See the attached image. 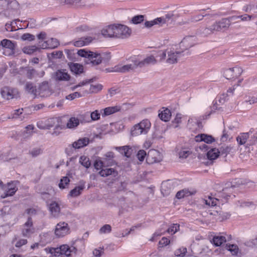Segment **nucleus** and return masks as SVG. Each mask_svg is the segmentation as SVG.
Wrapping results in <instances>:
<instances>
[{
	"instance_id": "56",
	"label": "nucleus",
	"mask_w": 257,
	"mask_h": 257,
	"mask_svg": "<svg viewBox=\"0 0 257 257\" xmlns=\"http://www.w3.org/2000/svg\"><path fill=\"white\" fill-rule=\"evenodd\" d=\"M34 128V126L33 125H29L26 126L24 132V136L27 138L32 135Z\"/></svg>"
},
{
	"instance_id": "61",
	"label": "nucleus",
	"mask_w": 257,
	"mask_h": 257,
	"mask_svg": "<svg viewBox=\"0 0 257 257\" xmlns=\"http://www.w3.org/2000/svg\"><path fill=\"white\" fill-rule=\"evenodd\" d=\"M43 153V150L41 148H34L30 151V154L33 157H36Z\"/></svg>"
},
{
	"instance_id": "27",
	"label": "nucleus",
	"mask_w": 257,
	"mask_h": 257,
	"mask_svg": "<svg viewBox=\"0 0 257 257\" xmlns=\"http://www.w3.org/2000/svg\"><path fill=\"white\" fill-rule=\"evenodd\" d=\"M92 41V38L91 37L81 38L78 41L74 42L73 45L76 47H82L89 44Z\"/></svg>"
},
{
	"instance_id": "18",
	"label": "nucleus",
	"mask_w": 257,
	"mask_h": 257,
	"mask_svg": "<svg viewBox=\"0 0 257 257\" xmlns=\"http://www.w3.org/2000/svg\"><path fill=\"white\" fill-rule=\"evenodd\" d=\"M38 93L41 96H48L51 94V90L48 82H44L42 83L38 90Z\"/></svg>"
},
{
	"instance_id": "26",
	"label": "nucleus",
	"mask_w": 257,
	"mask_h": 257,
	"mask_svg": "<svg viewBox=\"0 0 257 257\" xmlns=\"http://www.w3.org/2000/svg\"><path fill=\"white\" fill-rule=\"evenodd\" d=\"M77 249L73 245L65 244V257H74Z\"/></svg>"
},
{
	"instance_id": "29",
	"label": "nucleus",
	"mask_w": 257,
	"mask_h": 257,
	"mask_svg": "<svg viewBox=\"0 0 257 257\" xmlns=\"http://www.w3.org/2000/svg\"><path fill=\"white\" fill-rule=\"evenodd\" d=\"M71 71L76 74H79L83 72V67L78 63H71L69 64Z\"/></svg>"
},
{
	"instance_id": "59",
	"label": "nucleus",
	"mask_w": 257,
	"mask_h": 257,
	"mask_svg": "<svg viewBox=\"0 0 257 257\" xmlns=\"http://www.w3.org/2000/svg\"><path fill=\"white\" fill-rule=\"evenodd\" d=\"M47 41L51 49L55 48L58 45V42L56 39L51 38Z\"/></svg>"
},
{
	"instance_id": "38",
	"label": "nucleus",
	"mask_w": 257,
	"mask_h": 257,
	"mask_svg": "<svg viewBox=\"0 0 257 257\" xmlns=\"http://www.w3.org/2000/svg\"><path fill=\"white\" fill-rule=\"evenodd\" d=\"M226 248L230 252L232 255H237L239 252V248L236 244H227Z\"/></svg>"
},
{
	"instance_id": "22",
	"label": "nucleus",
	"mask_w": 257,
	"mask_h": 257,
	"mask_svg": "<svg viewBox=\"0 0 257 257\" xmlns=\"http://www.w3.org/2000/svg\"><path fill=\"white\" fill-rule=\"evenodd\" d=\"M195 139L196 142H204L207 144L211 143L214 141V138L211 136L204 134L196 136Z\"/></svg>"
},
{
	"instance_id": "49",
	"label": "nucleus",
	"mask_w": 257,
	"mask_h": 257,
	"mask_svg": "<svg viewBox=\"0 0 257 257\" xmlns=\"http://www.w3.org/2000/svg\"><path fill=\"white\" fill-rule=\"evenodd\" d=\"M170 184L169 182H164L162 184L161 186V191L162 193L164 194V195H167L169 194L170 192L171 187L169 188L168 190H167V188L170 187Z\"/></svg>"
},
{
	"instance_id": "33",
	"label": "nucleus",
	"mask_w": 257,
	"mask_h": 257,
	"mask_svg": "<svg viewBox=\"0 0 257 257\" xmlns=\"http://www.w3.org/2000/svg\"><path fill=\"white\" fill-rule=\"evenodd\" d=\"M159 116L161 120L164 121H168L170 120L171 116V111L169 109L165 108L159 113Z\"/></svg>"
},
{
	"instance_id": "35",
	"label": "nucleus",
	"mask_w": 257,
	"mask_h": 257,
	"mask_svg": "<svg viewBox=\"0 0 257 257\" xmlns=\"http://www.w3.org/2000/svg\"><path fill=\"white\" fill-rule=\"evenodd\" d=\"M84 188V184L81 185L80 186L76 187L75 188L72 189L70 192L68 196H70L71 197H77L79 196L81 191Z\"/></svg>"
},
{
	"instance_id": "7",
	"label": "nucleus",
	"mask_w": 257,
	"mask_h": 257,
	"mask_svg": "<svg viewBox=\"0 0 257 257\" xmlns=\"http://www.w3.org/2000/svg\"><path fill=\"white\" fill-rule=\"evenodd\" d=\"M157 53L154 55L148 56L145 58H142L141 56L137 55V59L139 63V67L143 68L150 65H155L159 62L158 58H157L156 55Z\"/></svg>"
},
{
	"instance_id": "62",
	"label": "nucleus",
	"mask_w": 257,
	"mask_h": 257,
	"mask_svg": "<svg viewBox=\"0 0 257 257\" xmlns=\"http://www.w3.org/2000/svg\"><path fill=\"white\" fill-rule=\"evenodd\" d=\"M90 117L93 121L98 120L100 117V113L99 112L98 110H96L92 112L90 114Z\"/></svg>"
},
{
	"instance_id": "8",
	"label": "nucleus",
	"mask_w": 257,
	"mask_h": 257,
	"mask_svg": "<svg viewBox=\"0 0 257 257\" xmlns=\"http://www.w3.org/2000/svg\"><path fill=\"white\" fill-rule=\"evenodd\" d=\"M115 38H125L129 37L131 30L128 27L123 25H115Z\"/></svg>"
},
{
	"instance_id": "36",
	"label": "nucleus",
	"mask_w": 257,
	"mask_h": 257,
	"mask_svg": "<svg viewBox=\"0 0 257 257\" xmlns=\"http://www.w3.org/2000/svg\"><path fill=\"white\" fill-rule=\"evenodd\" d=\"M234 90V88H230L228 89L227 91V93L223 94L221 96L218 97L215 99V103H217V101H219L220 103H224L226 99V95H231L233 93V91Z\"/></svg>"
},
{
	"instance_id": "54",
	"label": "nucleus",
	"mask_w": 257,
	"mask_h": 257,
	"mask_svg": "<svg viewBox=\"0 0 257 257\" xmlns=\"http://www.w3.org/2000/svg\"><path fill=\"white\" fill-rule=\"evenodd\" d=\"M233 17H236L234 21L236 20L237 19H240L242 21H249L254 17L252 15H249L247 14H244L241 16H233Z\"/></svg>"
},
{
	"instance_id": "30",
	"label": "nucleus",
	"mask_w": 257,
	"mask_h": 257,
	"mask_svg": "<svg viewBox=\"0 0 257 257\" xmlns=\"http://www.w3.org/2000/svg\"><path fill=\"white\" fill-rule=\"evenodd\" d=\"M52 78L57 82L64 80V69H58L52 75Z\"/></svg>"
},
{
	"instance_id": "10",
	"label": "nucleus",
	"mask_w": 257,
	"mask_h": 257,
	"mask_svg": "<svg viewBox=\"0 0 257 257\" xmlns=\"http://www.w3.org/2000/svg\"><path fill=\"white\" fill-rule=\"evenodd\" d=\"M60 118V117H54L40 120L37 122V126L40 129L49 130L58 122Z\"/></svg>"
},
{
	"instance_id": "42",
	"label": "nucleus",
	"mask_w": 257,
	"mask_h": 257,
	"mask_svg": "<svg viewBox=\"0 0 257 257\" xmlns=\"http://www.w3.org/2000/svg\"><path fill=\"white\" fill-rule=\"evenodd\" d=\"M115 173V170L112 168L102 169L99 172L100 175L102 177H107Z\"/></svg>"
},
{
	"instance_id": "21",
	"label": "nucleus",
	"mask_w": 257,
	"mask_h": 257,
	"mask_svg": "<svg viewBox=\"0 0 257 257\" xmlns=\"http://www.w3.org/2000/svg\"><path fill=\"white\" fill-rule=\"evenodd\" d=\"M53 240V236L50 233H43L40 235L41 246H44L51 242Z\"/></svg>"
},
{
	"instance_id": "1",
	"label": "nucleus",
	"mask_w": 257,
	"mask_h": 257,
	"mask_svg": "<svg viewBox=\"0 0 257 257\" xmlns=\"http://www.w3.org/2000/svg\"><path fill=\"white\" fill-rule=\"evenodd\" d=\"M188 54V51L184 53V51L178 50L174 48H168L157 52L156 57L158 58L159 62H165L169 64L177 63L183 56Z\"/></svg>"
},
{
	"instance_id": "9",
	"label": "nucleus",
	"mask_w": 257,
	"mask_h": 257,
	"mask_svg": "<svg viewBox=\"0 0 257 257\" xmlns=\"http://www.w3.org/2000/svg\"><path fill=\"white\" fill-rule=\"evenodd\" d=\"M1 49L3 50V53L5 55L10 56L14 53L16 44L12 41L4 39L1 42Z\"/></svg>"
},
{
	"instance_id": "6",
	"label": "nucleus",
	"mask_w": 257,
	"mask_h": 257,
	"mask_svg": "<svg viewBox=\"0 0 257 257\" xmlns=\"http://www.w3.org/2000/svg\"><path fill=\"white\" fill-rule=\"evenodd\" d=\"M236 140L239 145L250 146L257 142V137L249 133H243L240 134Z\"/></svg>"
},
{
	"instance_id": "63",
	"label": "nucleus",
	"mask_w": 257,
	"mask_h": 257,
	"mask_svg": "<svg viewBox=\"0 0 257 257\" xmlns=\"http://www.w3.org/2000/svg\"><path fill=\"white\" fill-rule=\"evenodd\" d=\"M191 153L190 151L185 150H181L178 153V155L180 158L185 159L190 155Z\"/></svg>"
},
{
	"instance_id": "46",
	"label": "nucleus",
	"mask_w": 257,
	"mask_h": 257,
	"mask_svg": "<svg viewBox=\"0 0 257 257\" xmlns=\"http://www.w3.org/2000/svg\"><path fill=\"white\" fill-rule=\"evenodd\" d=\"M38 48L35 45L29 46L24 47L23 51L24 53L27 54H31L35 52Z\"/></svg>"
},
{
	"instance_id": "47",
	"label": "nucleus",
	"mask_w": 257,
	"mask_h": 257,
	"mask_svg": "<svg viewBox=\"0 0 257 257\" xmlns=\"http://www.w3.org/2000/svg\"><path fill=\"white\" fill-rule=\"evenodd\" d=\"M187 252V248L185 247H181L175 251L174 254L176 256L183 257Z\"/></svg>"
},
{
	"instance_id": "37",
	"label": "nucleus",
	"mask_w": 257,
	"mask_h": 257,
	"mask_svg": "<svg viewBox=\"0 0 257 257\" xmlns=\"http://www.w3.org/2000/svg\"><path fill=\"white\" fill-rule=\"evenodd\" d=\"M64 222L58 223L56 225L55 233L58 237L63 236L64 233Z\"/></svg>"
},
{
	"instance_id": "24",
	"label": "nucleus",
	"mask_w": 257,
	"mask_h": 257,
	"mask_svg": "<svg viewBox=\"0 0 257 257\" xmlns=\"http://www.w3.org/2000/svg\"><path fill=\"white\" fill-rule=\"evenodd\" d=\"M89 143V139L88 138H82L74 142L72 146L75 149H80L88 145Z\"/></svg>"
},
{
	"instance_id": "48",
	"label": "nucleus",
	"mask_w": 257,
	"mask_h": 257,
	"mask_svg": "<svg viewBox=\"0 0 257 257\" xmlns=\"http://www.w3.org/2000/svg\"><path fill=\"white\" fill-rule=\"evenodd\" d=\"M102 88V86L100 84L91 85L90 86L89 90V91L87 92V93H96L101 90Z\"/></svg>"
},
{
	"instance_id": "58",
	"label": "nucleus",
	"mask_w": 257,
	"mask_h": 257,
	"mask_svg": "<svg viewBox=\"0 0 257 257\" xmlns=\"http://www.w3.org/2000/svg\"><path fill=\"white\" fill-rule=\"evenodd\" d=\"M179 224H173L167 229V232L171 234H174L179 230Z\"/></svg>"
},
{
	"instance_id": "60",
	"label": "nucleus",
	"mask_w": 257,
	"mask_h": 257,
	"mask_svg": "<svg viewBox=\"0 0 257 257\" xmlns=\"http://www.w3.org/2000/svg\"><path fill=\"white\" fill-rule=\"evenodd\" d=\"M73 221H74V220ZM68 221V223H65V234L66 233H67V234L70 233L71 232L70 228L73 229L75 226V224L73 223V221H72V222H69V221Z\"/></svg>"
},
{
	"instance_id": "31",
	"label": "nucleus",
	"mask_w": 257,
	"mask_h": 257,
	"mask_svg": "<svg viewBox=\"0 0 257 257\" xmlns=\"http://www.w3.org/2000/svg\"><path fill=\"white\" fill-rule=\"evenodd\" d=\"M49 208L50 211L53 216L56 217L58 215L60 212V207L56 202H53L50 203Z\"/></svg>"
},
{
	"instance_id": "2",
	"label": "nucleus",
	"mask_w": 257,
	"mask_h": 257,
	"mask_svg": "<svg viewBox=\"0 0 257 257\" xmlns=\"http://www.w3.org/2000/svg\"><path fill=\"white\" fill-rule=\"evenodd\" d=\"M235 18L234 17L223 18L219 21L215 22L209 27L201 28L200 33L201 35L206 36L215 32L224 31L229 27L231 21H234Z\"/></svg>"
},
{
	"instance_id": "14",
	"label": "nucleus",
	"mask_w": 257,
	"mask_h": 257,
	"mask_svg": "<svg viewBox=\"0 0 257 257\" xmlns=\"http://www.w3.org/2000/svg\"><path fill=\"white\" fill-rule=\"evenodd\" d=\"M162 160V155L157 150H151L149 151L147 157V162L149 164L158 163Z\"/></svg>"
},
{
	"instance_id": "39",
	"label": "nucleus",
	"mask_w": 257,
	"mask_h": 257,
	"mask_svg": "<svg viewBox=\"0 0 257 257\" xmlns=\"http://www.w3.org/2000/svg\"><path fill=\"white\" fill-rule=\"evenodd\" d=\"M79 163L86 168H88L91 165L89 158L85 156H82L80 157Z\"/></svg>"
},
{
	"instance_id": "16",
	"label": "nucleus",
	"mask_w": 257,
	"mask_h": 257,
	"mask_svg": "<svg viewBox=\"0 0 257 257\" xmlns=\"http://www.w3.org/2000/svg\"><path fill=\"white\" fill-rule=\"evenodd\" d=\"M35 232V229L33 226L32 219L28 217V220L25 222L22 229V234L26 237H30Z\"/></svg>"
},
{
	"instance_id": "19",
	"label": "nucleus",
	"mask_w": 257,
	"mask_h": 257,
	"mask_svg": "<svg viewBox=\"0 0 257 257\" xmlns=\"http://www.w3.org/2000/svg\"><path fill=\"white\" fill-rule=\"evenodd\" d=\"M115 25H110L103 28L101 34L105 38L115 37Z\"/></svg>"
},
{
	"instance_id": "64",
	"label": "nucleus",
	"mask_w": 257,
	"mask_h": 257,
	"mask_svg": "<svg viewBox=\"0 0 257 257\" xmlns=\"http://www.w3.org/2000/svg\"><path fill=\"white\" fill-rule=\"evenodd\" d=\"M103 253V248L99 247V248H95L93 251V254L95 257H100Z\"/></svg>"
},
{
	"instance_id": "23",
	"label": "nucleus",
	"mask_w": 257,
	"mask_h": 257,
	"mask_svg": "<svg viewBox=\"0 0 257 257\" xmlns=\"http://www.w3.org/2000/svg\"><path fill=\"white\" fill-rule=\"evenodd\" d=\"M226 241L225 236L219 233L213 236L211 242L216 246H219Z\"/></svg>"
},
{
	"instance_id": "32",
	"label": "nucleus",
	"mask_w": 257,
	"mask_h": 257,
	"mask_svg": "<svg viewBox=\"0 0 257 257\" xmlns=\"http://www.w3.org/2000/svg\"><path fill=\"white\" fill-rule=\"evenodd\" d=\"M220 154V152L216 148H213L209 150L207 153V158L210 160H213L217 159Z\"/></svg>"
},
{
	"instance_id": "17",
	"label": "nucleus",
	"mask_w": 257,
	"mask_h": 257,
	"mask_svg": "<svg viewBox=\"0 0 257 257\" xmlns=\"http://www.w3.org/2000/svg\"><path fill=\"white\" fill-rule=\"evenodd\" d=\"M46 252L50 253L53 257H63L64 254V245L59 247L45 248Z\"/></svg>"
},
{
	"instance_id": "5",
	"label": "nucleus",
	"mask_w": 257,
	"mask_h": 257,
	"mask_svg": "<svg viewBox=\"0 0 257 257\" xmlns=\"http://www.w3.org/2000/svg\"><path fill=\"white\" fill-rule=\"evenodd\" d=\"M151 126L150 121L148 119H144L133 126L131 130V134L133 136L145 135L148 133Z\"/></svg>"
},
{
	"instance_id": "51",
	"label": "nucleus",
	"mask_w": 257,
	"mask_h": 257,
	"mask_svg": "<svg viewBox=\"0 0 257 257\" xmlns=\"http://www.w3.org/2000/svg\"><path fill=\"white\" fill-rule=\"evenodd\" d=\"M111 231V226L109 224H105L100 228L99 232L100 234H106L110 233Z\"/></svg>"
},
{
	"instance_id": "3",
	"label": "nucleus",
	"mask_w": 257,
	"mask_h": 257,
	"mask_svg": "<svg viewBox=\"0 0 257 257\" xmlns=\"http://www.w3.org/2000/svg\"><path fill=\"white\" fill-rule=\"evenodd\" d=\"M138 56H133L126 59L123 63L118 64L115 66L111 72L126 73L134 71L139 67V63L137 59Z\"/></svg>"
},
{
	"instance_id": "40",
	"label": "nucleus",
	"mask_w": 257,
	"mask_h": 257,
	"mask_svg": "<svg viewBox=\"0 0 257 257\" xmlns=\"http://www.w3.org/2000/svg\"><path fill=\"white\" fill-rule=\"evenodd\" d=\"M25 89L29 93L36 95L37 90L36 87L34 86V84L31 82H27L25 85Z\"/></svg>"
},
{
	"instance_id": "20",
	"label": "nucleus",
	"mask_w": 257,
	"mask_h": 257,
	"mask_svg": "<svg viewBox=\"0 0 257 257\" xmlns=\"http://www.w3.org/2000/svg\"><path fill=\"white\" fill-rule=\"evenodd\" d=\"M202 204L206 207H213L220 204V200L216 198L208 196L206 199L202 200Z\"/></svg>"
},
{
	"instance_id": "53",
	"label": "nucleus",
	"mask_w": 257,
	"mask_h": 257,
	"mask_svg": "<svg viewBox=\"0 0 257 257\" xmlns=\"http://www.w3.org/2000/svg\"><path fill=\"white\" fill-rule=\"evenodd\" d=\"M182 115L180 113H177L175 116V118L172 121L173 125L175 127H177L179 126V124L181 123L182 121Z\"/></svg>"
},
{
	"instance_id": "4",
	"label": "nucleus",
	"mask_w": 257,
	"mask_h": 257,
	"mask_svg": "<svg viewBox=\"0 0 257 257\" xmlns=\"http://www.w3.org/2000/svg\"><path fill=\"white\" fill-rule=\"evenodd\" d=\"M77 54L79 56L84 58L86 64L91 66L98 65L102 61V56L100 53L87 51L85 49H80L77 51Z\"/></svg>"
},
{
	"instance_id": "34",
	"label": "nucleus",
	"mask_w": 257,
	"mask_h": 257,
	"mask_svg": "<svg viewBox=\"0 0 257 257\" xmlns=\"http://www.w3.org/2000/svg\"><path fill=\"white\" fill-rule=\"evenodd\" d=\"M115 150L119 152L122 155L128 158L131 154V148L127 146L123 147H116L115 148Z\"/></svg>"
},
{
	"instance_id": "28",
	"label": "nucleus",
	"mask_w": 257,
	"mask_h": 257,
	"mask_svg": "<svg viewBox=\"0 0 257 257\" xmlns=\"http://www.w3.org/2000/svg\"><path fill=\"white\" fill-rule=\"evenodd\" d=\"M80 124L79 119L75 117H71L67 123V127L72 130H75Z\"/></svg>"
},
{
	"instance_id": "15",
	"label": "nucleus",
	"mask_w": 257,
	"mask_h": 257,
	"mask_svg": "<svg viewBox=\"0 0 257 257\" xmlns=\"http://www.w3.org/2000/svg\"><path fill=\"white\" fill-rule=\"evenodd\" d=\"M242 72V69L240 67L236 66L225 70L223 74L226 79H231L237 77Z\"/></svg>"
},
{
	"instance_id": "13",
	"label": "nucleus",
	"mask_w": 257,
	"mask_h": 257,
	"mask_svg": "<svg viewBox=\"0 0 257 257\" xmlns=\"http://www.w3.org/2000/svg\"><path fill=\"white\" fill-rule=\"evenodd\" d=\"M17 183H18V181H14L9 183L7 185L3 187V189L5 190V193L2 195L1 197L5 198L8 196H13L18 190L17 188Z\"/></svg>"
},
{
	"instance_id": "43",
	"label": "nucleus",
	"mask_w": 257,
	"mask_h": 257,
	"mask_svg": "<svg viewBox=\"0 0 257 257\" xmlns=\"http://www.w3.org/2000/svg\"><path fill=\"white\" fill-rule=\"evenodd\" d=\"M118 110V108L117 106L108 107L103 110V115L105 116L109 115L115 112H117Z\"/></svg>"
},
{
	"instance_id": "11",
	"label": "nucleus",
	"mask_w": 257,
	"mask_h": 257,
	"mask_svg": "<svg viewBox=\"0 0 257 257\" xmlns=\"http://www.w3.org/2000/svg\"><path fill=\"white\" fill-rule=\"evenodd\" d=\"M196 38L194 36H188L184 38L180 43V48L182 51L188 50L196 44Z\"/></svg>"
},
{
	"instance_id": "57",
	"label": "nucleus",
	"mask_w": 257,
	"mask_h": 257,
	"mask_svg": "<svg viewBox=\"0 0 257 257\" xmlns=\"http://www.w3.org/2000/svg\"><path fill=\"white\" fill-rule=\"evenodd\" d=\"M75 79L71 78L70 76L67 73H65V86H68L75 83Z\"/></svg>"
},
{
	"instance_id": "50",
	"label": "nucleus",
	"mask_w": 257,
	"mask_h": 257,
	"mask_svg": "<svg viewBox=\"0 0 257 257\" xmlns=\"http://www.w3.org/2000/svg\"><path fill=\"white\" fill-rule=\"evenodd\" d=\"M67 58L71 61H75L77 60V55L79 56L77 54V52L76 53L74 51L72 50H67L66 51Z\"/></svg>"
},
{
	"instance_id": "52",
	"label": "nucleus",
	"mask_w": 257,
	"mask_h": 257,
	"mask_svg": "<svg viewBox=\"0 0 257 257\" xmlns=\"http://www.w3.org/2000/svg\"><path fill=\"white\" fill-rule=\"evenodd\" d=\"M190 195V193L189 191H188L187 190H182L180 191H178L177 193V194L176 195V197L178 199H181V198H184L185 197L188 196Z\"/></svg>"
},
{
	"instance_id": "44",
	"label": "nucleus",
	"mask_w": 257,
	"mask_h": 257,
	"mask_svg": "<svg viewBox=\"0 0 257 257\" xmlns=\"http://www.w3.org/2000/svg\"><path fill=\"white\" fill-rule=\"evenodd\" d=\"M23 109L15 110L12 114V117L15 118H19L20 120H23V118H25L24 115H23Z\"/></svg>"
},
{
	"instance_id": "41",
	"label": "nucleus",
	"mask_w": 257,
	"mask_h": 257,
	"mask_svg": "<svg viewBox=\"0 0 257 257\" xmlns=\"http://www.w3.org/2000/svg\"><path fill=\"white\" fill-rule=\"evenodd\" d=\"M173 16L174 15L173 13L169 12L164 16L158 18L159 20H160V19H161V21H160L161 25L167 23L170 20L172 19Z\"/></svg>"
},
{
	"instance_id": "45",
	"label": "nucleus",
	"mask_w": 257,
	"mask_h": 257,
	"mask_svg": "<svg viewBox=\"0 0 257 257\" xmlns=\"http://www.w3.org/2000/svg\"><path fill=\"white\" fill-rule=\"evenodd\" d=\"M160 21H161V19H160V20H159L158 18H157L150 21H146L144 24L145 27L147 28H150L155 25H161Z\"/></svg>"
},
{
	"instance_id": "55",
	"label": "nucleus",
	"mask_w": 257,
	"mask_h": 257,
	"mask_svg": "<svg viewBox=\"0 0 257 257\" xmlns=\"http://www.w3.org/2000/svg\"><path fill=\"white\" fill-rule=\"evenodd\" d=\"M144 20V15L135 16L132 19V22L134 24H138L142 22Z\"/></svg>"
},
{
	"instance_id": "25",
	"label": "nucleus",
	"mask_w": 257,
	"mask_h": 257,
	"mask_svg": "<svg viewBox=\"0 0 257 257\" xmlns=\"http://www.w3.org/2000/svg\"><path fill=\"white\" fill-rule=\"evenodd\" d=\"M63 117H60V118L59 119L58 122L56 123V124H55V125L53 126L54 127V131L53 133H52V135L53 136L56 137L58 136L62 131L63 130Z\"/></svg>"
},
{
	"instance_id": "12",
	"label": "nucleus",
	"mask_w": 257,
	"mask_h": 257,
	"mask_svg": "<svg viewBox=\"0 0 257 257\" xmlns=\"http://www.w3.org/2000/svg\"><path fill=\"white\" fill-rule=\"evenodd\" d=\"M2 97L7 99H11L18 96L19 92L16 88L5 86L1 89Z\"/></svg>"
}]
</instances>
